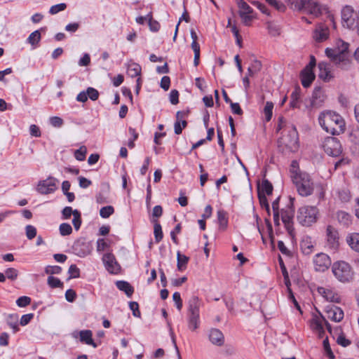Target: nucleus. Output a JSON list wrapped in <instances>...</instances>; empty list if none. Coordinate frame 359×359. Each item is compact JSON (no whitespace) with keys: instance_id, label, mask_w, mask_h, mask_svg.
<instances>
[{"instance_id":"nucleus-1","label":"nucleus","mask_w":359,"mask_h":359,"mask_svg":"<svg viewBox=\"0 0 359 359\" xmlns=\"http://www.w3.org/2000/svg\"><path fill=\"white\" fill-rule=\"evenodd\" d=\"M290 173L299 194L302 196L311 195L313 191V183L309 174L299 170L296 161H293L291 163Z\"/></svg>"},{"instance_id":"nucleus-2","label":"nucleus","mask_w":359,"mask_h":359,"mask_svg":"<svg viewBox=\"0 0 359 359\" xmlns=\"http://www.w3.org/2000/svg\"><path fill=\"white\" fill-rule=\"evenodd\" d=\"M321 127L328 133L338 135L345 131L344 119L339 114L327 111L322 112L318 117Z\"/></svg>"},{"instance_id":"nucleus-3","label":"nucleus","mask_w":359,"mask_h":359,"mask_svg":"<svg viewBox=\"0 0 359 359\" xmlns=\"http://www.w3.org/2000/svg\"><path fill=\"white\" fill-rule=\"evenodd\" d=\"M348 43L342 42L341 47L338 48H326L325 54L330 61L342 69H347L351 66Z\"/></svg>"},{"instance_id":"nucleus-4","label":"nucleus","mask_w":359,"mask_h":359,"mask_svg":"<svg viewBox=\"0 0 359 359\" xmlns=\"http://www.w3.org/2000/svg\"><path fill=\"white\" fill-rule=\"evenodd\" d=\"M202 300L197 296H192L188 302L187 326L189 330L195 332L200 325V308Z\"/></svg>"},{"instance_id":"nucleus-5","label":"nucleus","mask_w":359,"mask_h":359,"mask_svg":"<svg viewBox=\"0 0 359 359\" xmlns=\"http://www.w3.org/2000/svg\"><path fill=\"white\" fill-rule=\"evenodd\" d=\"M332 271L334 277L341 283H348L353 279L354 271L351 265L344 261L333 263Z\"/></svg>"},{"instance_id":"nucleus-6","label":"nucleus","mask_w":359,"mask_h":359,"mask_svg":"<svg viewBox=\"0 0 359 359\" xmlns=\"http://www.w3.org/2000/svg\"><path fill=\"white\" fill-rule=\"evenodd\" d=\"M319 211L316 206L305 205L299 208L297 219L302 226H309L318 219Z\"/></svg>"},{"instance_id":"nucleus-7","label":"nucleus","mask_w":359,"mask_h":359,"mask_svg":"<svg viewBox=\"0 0 359 359\" xmlns=\"http://www.w3.org/2000/svg\"><path fill=\"white\" fill-rule=\"evenodd\" d=\"M324 151L330 156H338L342 152V147L337 137H327L323 143Z\"/></svg>"},{"instance_id":"nucleus-8","label":"nucleus","mask_w":359,"mask_h":359,"mask_svg":"<svg viewBox=\"0 0 359 359\" xmlns=\"http://www.w3.org/2000/svg\"><path fill=\"white\" fill-rule=\"evenodd\" d=\"M358 16V12H355L351 6H346L341 10V20L344 27L348 29L355 28Z\"/></svg>"},{"instance_id":"nucleus-9","label":"nucleus","mask_w":359,"mask_h":359,"mask_svg":"<svg viewBox=\"0 0 359 359\" xmlns=\"http://www.w3.org/2000/svg\"><path fill=\"white\" fill-rule=\"evenodd\" d=\"M59 182L58 180L49 176L43 180H40L36 186V190L41 194L47 195L53 194L57 189V184Z\"/></svg>"},{"instance_id":"nucleus-10","label":"nucleus","mask_w":359,"mask_h":359,"mask_svg":"<svg viewBox=\"0 0 359 359\" xmlns=\"http://www.w3.org/2000/svg\"><path fill=\"white\" fill-rule=\"evenodd\" d=\"M238 14L241 18L242 22L245 26H250L251 22L255 17L253 15L252 8L243 0H240L238 3Z\"/></svg>"},{"instance_id":"nucleus-11","label":"nucleus","mask_w":359,"mask_h":359,"mask_svg":"<svg viewBox=\"0 0 359 359\" xmlns=\"http://www.w3.org/2000/svg\"><path fill=\"white\" fill-rule=\"evenodd\" d=\"M281 219L284 226L291 236H294V210L292 208H289L286 210L282 209L280 211Z\"/></svg>"},{"instance_id":"nucleus-12","label":"nucleus","mask_w":359,"mask_h":359,"mask_svg":"<svg viewBox=\"0 0 359 359\" xmlns=\"http://www.w3.org/2000/svg\"><path fill=\"white\" fill-rule=\"evenodd\" d=\"M102 262L107 271L111 274H117L121 270V266L116 262L114 255L111 253L104 254L102 257Z\"/></svg>"},{"instance_id":"nucleus-13","label":"nucleus","mask_w":359,"mask_h":359,"mask_svg":"<svg viewBox=\"0 0 359 359\" xmlns=\"http://www.w3.org/2000/svg\"><path fill=\"white\" fill-rule=\"evenodd\" d=\"M315 269L317 271H325L331 265V260L325 253L317 254L313 259Z\"/></svg>"},{"instance_id":"nucleus-14","label":"nucleus","mask_w":359,"mask_h":359,"mask_svg":"<svg viewBox=\"0 0 359 359\" xmlns=\"http://www.w3.org/2000/svg\"><path fill=\"white\" fill-rule=\"evenodd\" d=\"M298 141V134L295 128H292L287 136L281 138V142L290 149L297 147Z\"/></svg>"},{"instance_id":"nucleus-15","label":"nucleus","mask_w":359,"mask_h":359,"mask_svg":"<svg viewBox=\"0 0 359 359\" xmlns=\"http://www.w3.org/2000/svg\"><path fill=\"white\" fill-rule=\"evenodd\" d=\"M326 231L327 245L331 249H337L339 245V234L337 231L332 226H328Z\"/></svg>"},{"instance_id":"nucleus-16","label":"nucleus","mask_w":359,"mask_h":359,"mask_svg":"<svg viewBox=\"0 0 359 359\" xmlns=\"http://www.w3.org/2000/svg\"><path fill=\"white\" fill-rule=\"evenodd\" d=\"M319 69L318 77L321 80L328 82L333 79L330 65L325 62H320L318 65Z\"/></svg>"},{"instance_id":"nucleus-17","label":"nucleus","mask_w":359,"mask_h":359,"mask_svg":"<svg viewBox=\"0 0 359 359\" xmlns=\"http://www.w3.org/2000/svg\"><path fill=\"white\" fill-rule=\"evenodd\" d=\"M318 292L327 301L338 303L340 302L339 295L334 290L323 287H318Z\"/></svg>"},{"instance_id":"nucleus-18","label":"nucleus","mask_w":359,"mask_h":359,"mask_svg":"<svg viewBox=\"0 0 359 359\" xmlns=\"http://www.w3.org/2000/svg\"><path fill=\"white\" fill-rule=\"evenodd\" d=\"M326 314L327 318L330 319L334 322H340L344 318L343 310L336 306H332L327 307L326 310Z\"/></svg>"},{"instance_id":"nucleus-19","label":"nucleus","mask_w":359,"mask_h":359,"mask_svg":"<svg viewBox=\"0 0 359 359\" xmlns=\"http://www.w3.org/2000/svg\"><path fill=\"white\" fill-rule=\"evenodd\" d=\"M301 82L304 88H308L315 80L316 75L313 70L304 68L300 73Z\"/></svg>"},{"instance_id":"nucleus-20","label":"nucleus","mask_w":359,"mask_h":359,"mask_svg":"<svg viewBox=\"0 0 359 359\" xmlns=\"http://www.w3.org/2000/svg\"><path fill=\"white\" fill-rule=\"evenodd\" d=\"M210 342L217 346H222L224 344V336L223 333L217 328H212L209 332Z\"/></svg>"},{"instance_id":"nucleus-21","label":"nucleus","mask_w":359,"mask_h":359,"mask_svg":"<svg viewBox=\"0 0 359 359\" xmlns=\"http://www.w3.org/2000/svg\"><path fill=\"white\" fill-rule=\"evenodd\" d=\"M328 36L329 29L327 27L322 25L316 27L313 34V38L317 41H323L328 38Z\"/></svg>"},{"instance_id":"nucleus-22","label":"nucleus","mask_w":359,"mask_h":359,"mask_svg":"<svg viewBox=\"0 0 359 359\" xmlns=\"http://www.w3.org/2000/svg\"><path fill=\"white\" fill-rule=\"evenodd\" d=\"M346 242L351 248L359 252V233H351L346 236Z\"/></svg>"},{"instance_id":"nucleus-23","label":"nucleus","mask_w":359,"mask_h":359,"mask_svg":"<svg viewBox=\"0 0 359 359\" xmlns=\"http://www.w3.org/2000/svg\"><path fill=\"white\" fill-rule=\"evenodd\" d=\"M92 336L93 333L90 330H81L79 332L80 341L81 342H84L88 345H91L94 348H96L97 345L93 341Z\"/></svg>"},{"instance_id":"nucleus-24","label":"nucleus","mask_w":359,"mask_h":359,"mask_svg":"<svg viewBox=\"0 0 359 359\" xmlns=\"http://www.w3.org/2000/svg\"><path fill=\"white\" fill-rule=\"evenodd\" d=\"M304 13L317 16L320 13V5L313 0H307Z\"/></svg>"},{"instance_id":"nucleus-25","label":"nucleus","mask_w":359,"mask_h":359,"mask_svg":"<svg viewBox=\"0 0 359 359\" xmlns=\"http://www.w3.org/2000/svg\"><path fill=\"white\" fill-rule=\"evenodd\" d=\"M41 39V35L40 30H35L29 35L26 40V43L30 44L32 46V49H35L39 46Z\"/></svg>"},{"instance_id":"nucleus-26","label":"nucleus","mask_w":359,"mask_h":359,"mask_svg":"<svg viewBox=\"0 0 359 359\" xmlns=\"http://www.w3.org/2000/svg\"><path fill=\"white\" fill-rule=\"evenodd\" d=\"M300 247L304 255H310L313 250L314 243L310 237H306L301 241Z\"/></svg>"},{"instance_id":"nucleus-27","label":"nucleus","mask_w":359,"mask_h":359,"mask_svg":"<svg viewBox=\"0 0 359 359\" xmlns=\"http://www.w3.org/2000/svg\"><path fill=\"white\" fill-rule=\"evenodd\" d=\"M115 284L119 290L123 291L126 293L127 297H132L134 292V289L133 287L130 285L127 281L117 280L115 283Z\"/></svg>"},{"instance_id":"nucleus-28","label":"nucleus","mask_w":359,"mask_h":359,"mask_svg":"<svg viewBox=\"0 0 359 359\" xmlns=\"http://www.w3.org/2000/svg\"><path fill=\"white\" fill-rule=\"evenodd\" d=\"M262 67V65L259 60H258L257 59L253 60L251 65L248 68V76L250 77L255 76L256 74H257L261 71Z\"/></svg>"},{"instance_id":"nucleus-29","label":"nucleus","mask_w":359,"mask_h":359,"mask_svg":"<svg viewBox=\"0 0 359 359\" xmlns=\"http://www.w3.org/2000/svg\"><path fill=\"white\" fill-rule=\"evenodd\" d=\"M177 269L180 271H182L186 269L187 265L188 264V262L189 260V258L180 253V251L177 252Z\"/></svg>"},{"instance_id":"nucleus-30","label":"nucleus","mask_w":359,"mask_h":359,"mask_svg":"<svg viewBox=\"0 0 359 359\" xmlns=\"http://www.w3.org/2000/svg\"><path fill=\"white\" fill-rule=\"evenodd\" d=\"M7 324L13 330V333L18 332V315L16 313L10 314L7 318Z\"/></svg>"},{"instance_id":"nucleus-31","label":"nucleus","mask_w":359,"mask_h":359,"mask_svg":"<svg viewBox=\"0 0 359 359\" xmlns=\"http://www.w3.org/2000/svg\"><path fill=\"white\" fill-rule=\"evenodd\" d=\"M324 321H325V319L323 316H315L311 320V326L312 330L323 332V322Z\"/></svg>"},{"instance_id":"nucleus-32","label":"nucleus","mask_w":359,"mask_h":359,"mask_svg":"<svg viewBox=\"0 0 359 359\" xmlns=\"http://www.w3.org/2000/svg\"><path fill=\"white\" fill-rule=\"evenodd\" d=\"M217 219L219 222V229L224 230L228 224V219L226 217V213L222 210L217 211Z\"/></svg>"},{"instance_id":"nucleus-33","label":"nucleus","mask_w":359,"mask_h":359,"mask_svg":"<svg viewBox=\"0 0 359 359\" xmlns=\"http://www.w3.org/2000/svg\"><path fill=\"white\" fill-rule=\"evenodd\" d=\"M307 0H290L291 8L293 10L304 12Z\"/></svg>"},{"instance_id":"nucleus-34","label":"nucleus","mask_w":359,"mask_h":359,"mask_svg":"<svg viewBox=\"0 0 359 359\" xmlns=\"http://www.w3.org/2000/svg\"><path fill=\"white\" fill-rule=\"evenodd\" d=\"M272 191H273V186H272L271 183L267 180H264L262 182L260 192L262 194H264V195L265 194L271 195L272 194Z\"/></svg>"},{"instance_id":"nucleus-35","label":"nucleus","mask_w":359,"mask_h":359,"mask_svg":"<svg viewBox=\"0 0 359 359\" xmlns=\"http://www.w3.org/2000/svg\"><path fill=\"white\" fill-rule=\"evenodd\" d=\"M148 25L151 32H158L161 27L159 22L153 19L152 12H149V21Z\"/></svg>"},{"instance_id":"nucleus-36","label":"nucleus","mask_w":359,"mask_h":359,"mask_svg":"<svg viewBox=\"0 0 359 359\" xmlns=\"http://www.w3.org/2000/svg\"><path fill=\"white\" fill-rule=\"evenodd\" d=\"M154 238L156 243H159L163 237L162 228L158 222L154 224Z\"/></svg>"},{"instance_id":"nucleus-37","label":"nucleus","mask_w":359,"mask_h":359,"mask_svg":"<svg viewBox=\"0 0 359 359\" xmlns=\"http://www.w3.org/2000/svg\"><path fill=\"white\" fill-rule=\"evenodd\" d=\"M290 106L292 108L299 107V99L300 97L299 88L295 89L291 94Z\"/></svg>"},{"instance_id":"nucleus-38","label":"nucleus","mask_w":359,"mask_h":359,"mask_svg":"<svg viewBox=\"0 0 359 359\" xmlns=\"http://www.w3.org/2000/svg\"><path fill=\"white\" fill-rule=\"evenodd\" d=\"M87 153V148L85 146H81L79 149L74 151V158L79 161H83L86 158Z\"/></svg>"},{"instance_id":"nucleus-39","label":"nucleus","mask_w":359,"mask_h":359,"mask_svg":"<svg viewBox=\"0 0 359 359\" xmlns=\"http://www.w3.org/2000/svg\"><path fill=\"white\" fill-rule=\"evenodd\" d=\"M114 212V208L111 205L102 207L100 210V215L102 218H108Z\"/></svg>"},{"instance_id":"nucleus-40","label":"nucleus","mask_w":359,"mask_h":359,"mask_svg":"<svg viewBox=\"0 0 359 359\" xmlns=\"http://www.w3.org/2000/svg\"><path fill=\"white\" fill-rule=\"evenodd\" d=\"M48 284L52 288L61 287L63 283L57 278L50 276L48 278Z\"/></svg>"},{"instance_id":"nucleus-41","label":"nucleus","mask_w":359,"mask_h":359,"mask_svg":"<svg viewBox=\"0 0 359 359\" xmlns=\"http://www.w3.org/2000/svg\"><path fill=\"white\" fill-rule=\"evenodd\" d=\"M187 126V122L185 120L176 121L174 124L175 133L180 135L182 133V130Z\"/></svg>"},{"instance_id":"nucleus-42","label":"nucleus","mask_w":359,"mask_h":359,"mask_svg":"<svg viewBox=\"0 0 359 359\" xmlns=\"http://www.w3.org/2000/svg\"><path fill=\"white\" fill-rule=\"evenodd\" d=\"M59 231L62 236H69L72 232V228L68 223H62L59 226Z\"/></svg>"},{"instance_id":"nucleus-43","label":"nucleus","mask_w":359,"mask_h":359,"mask_svg":"<svg viewBox=\"0 0 359 359\" xmlns=\"http://www.w3.org/2000/svg\"><path fill=\"white\" fill-rule=\"evenodd\" d=\"M337 218L341 223L348 225L351 222V215L344 211L337 212Z\"/></svg>"},{"instance_id":"nucleus-44","label":"nucleus","mask_w":359,"mask_h":359,"mask_svg":"<svg viewBox=\"0 0 359 359\" xmlns=\"http://www.w3.org/2000/svg\"><path fill=\"white\" fill-rule=\"evenodd\" d=\"M273 104L271 102H267L264 109V113L266 121H269L272 117Z\"/></svg>"},{"instance_id":"nucleus-45","label":"nucleus","mask_w":359,"mask_h":359,"mask_svg":"<svg viewBox=\"0 0 359 359\" xmlns=\"http://www.w3.org/2000/svg\"><path fill=\"white\" fill-rule=\"evenodd\" d=\"M258 197H259V203H260L261 206L266 209V210L268 212V215H270V208H269L268 200H267L266 196L264 194H262L259 191Z\"/></svg>"},{"instance_id":"nucleus-46","label":"nucleus","mask_w":359,"mask_h":359,"mask_svg":"<svg viewBox=\"0 0 359 359\" xmlns=\"http://www.w3.org/2000/svg\"><path fill=\"white\" fill-rule=\"evenodd\" d=\"M72 224L74 225V229L76 231H78L80 229L81 225V212L78 210H76V212L74 214Z\"/></svg>"},{"instance_id":"nucleus-47","label":"nucleus","mask_w":359,"mask_h":359,"mask_svg":"<svg viewBox=\"0 0 359 359\" xmlns=\"http://www.w3.org/2000/svg\"><path fill=\"white\" fill-rule=\"evenodd\" d=\"M66 8H67L66 4L60 3V4L52 6L50 8L49 13L51 15H55V14L58 13L59 12L65 10Z\"/></svg>"},{"instance_id":"nucleus-48","label":"nucleus","mask_w":359,"mask_h":359,"mask_svg":"<svg viewBox=\"0 0 359 359\" xmlns=\"http://www.w3.org/2000/svg\"><path fill=\"white\" fill-rule=\"evenodd\" d=\"M26 236L29 240L33 239L36 236V229L32 225H27L25 226Z\"/></svg>"},{"instance_id":"nucleus-49","label":"nucleus","mask_w":359,"mask_h":359,"mask_svg":"<svg viewBox=\"0 0 359 359\" xmlns=\"http://www.w3.org/2000/svg\"><path fill=\"white\" fill-rule=\"evenodd\" d=\"M86 91L88 95V98H90L93 101H95L98 99L99 92L95 88L93 87H88Z\"/></svg>"},{"instance_id":"nucleus-50","label":"nucleus","mask_w":359,"mask_h":359,"mask_svg":"<svg viewBox=\"0 0 359 359\" xmlns=\"http://www.w3.org/2000/svg\"><path fill=\"white\" fill-rule=\"evenodd\" d=\"M31 303V298L27 296L20 297L16 300V304L21 308L25 307L29 305Z\"/></svg>"},{"instance_id":"nucleus-51","label":"nucleus","mask_w":359,"mask_h":359,"mask_svg":"<svg viewBox=\"0 0 359 359\" xmlns=\"http://www.w3.org/2000/svg\"><path fill=\"white\" fill-rule=\"evenodd\" d=\"M69 278H76L80 276V270L76 264H72L68 270Z\"/></svg>"},{"instance_id":"nucleus-52","label":"nucleus","mask_w":359,"mask_h":359,"mask_svg":"<svg viewBox=\"0 0 359 359\" xmlns=\"http://www.w3.org/2000/svg\"><path fill=\"white\" fill-rule=\"evenodd\" d=\"M323 348H324L327 356L330 358V359H334V355L331 350V348H330V346L329 344V341H328V337H326L323 340Z\"/></svg>"},{"instance_id":"nucleus-53","label":"nucleus","mask_w":359,"mask_h":359,"mask_svg":"<svg viewBox=\"0 0 359 359\" xmlns=\"http://www.w3.org/2000/svg\"><path fill=\"white\" fill-rule=\"evenodd\" d=\"M18 271L14 268H8L5 271V276L10 280H15L18 277Z\"/></svg>"},{"instance_id":"nucleus-54","label":"nucleus","mask_w":359,"mask_h":359,"mask_svg":"<svg viewBox=\"0 0 359 359\" xmlns=\"http://www.w3.org/2000/svg\"><path fill=\"white\" fill-rule=\"evenodd\" d=\"M75 212L76 210H73L72 207L67 206L64 208L63 210H62V218L64 219H68L69 218H70L72 215L74 216Z\"/></svg>"},{"instance_id":"nucleus-55","label":"nucleus","mask_w":359,"mask_h":359,"mask_svg":"<svg viewBox=\"0 0 359 359\" xmlns=\"http://www.w3.org/2000/svg\"><path fill=\"white\" fill-rule=\"evenodd\" d=\"M62 271V268L59 266H48L46 269L45 272L47 274H59Z\"/></svg>"},{"instance_id":"nucleus-56","label":"nucleus","mask_w":359,"mask_h":359,"mask_svg":"<svg viewBox=\"0 0 359 359\" xmlns=\"http://www.w3.org/2000/svg\"><path fill=\"white\" fill-rule=\"evenodd\" d=\"M49 122L55 128H60L63 125V120L59 116L50 117Z\"/></svg>"},{"instance_id":"nucleus-57","label":"nucleus","mask_w":359,"mask_h":359,"mask_svg":"<svg viewBox=\"0 0 359 359\" xmlns=\"http://www.w3.org/2000/svg\"><path fill=\"white\" fill-rule=\"evenodd\" d=\"M172 299H173V301L175 302V303L176 304L177 309L179 311H180L182 309V300L181 299V296H180V292H175L172 294Z\"/></svg>"},{"instance_id":"nucleus-58","label":"nucleus","mask_w":359,"mask_h":359,"mask_svg":"<svg viewBox=\"0 0 359 359\" xmlns=\"http://www.w3.org/2000/svg\"><path fill=\"white\" fill-rule=\"evenodd\" d=\"M33 318H34L33 313H27V314L22 315L20 318V324L22 326H25L32 320V319Z\"/></svg>"},{"instance_id":"nucleus-59","label":"nucleus","mask_w":359,"mask_h":359,"mask_svg":"<svg viewBox=\"0 0 359 359\" xmlns=\"http://www.w3.org/2000/svg\"><path fill=\"white\" fill-rule=\"evenodd\" d=\"M170 85V79L168 76H164L161 80L160 86L164 90H168Z\"/></svg>"},{"instance_id":"nucleus-60","label":"nucleus","mask_w":359,"mask_h":359,"mask_svg":"<svg viewBox=\"0 0 359 359\" xmlns=\"http://www.w3.org/2000/svg\"><path fill=\"white\" fill-rule=\"evenodd\" d=\"M79 187L81 188L86 189L90 185H91L92 182L90 180H88L84 177H79Z\"/></svg>"},{"instance_id":"nucleus-61","label":"nucleus","mask_w":359,"mask_h":359,"mask_svg":"<svg viewBox=\"0 0 359 359\" xmlns=\"http://www.w3.org/2000/svg\"><path fill=\"white\" fill-rule=\"evenodd\" d=\"M170 102L172 104H177L179 102V93L177 90H172L170 93Z\"/></svg>"},{"instance_id":"nucleus-62","label":"nucleus","mask_w":359,"mask_h":359,"mask_svg":"<svg viewBox=\"0 0 359 359\" xmlns=\"http://www.w3.org/2000/svg\"><path fill=\"white\" fill-rule=\"evenodd\" d=\"M76 297V294L74 290L69 289L65 292V299L69 302H73Z\"/></svg>"},{"instance_id":"nucleus-63","label":"nucleus","mask_w":359,"mask_h":359,"mask_svg":"<svg viewBox=\"0 0 359 359\" xmlns=\"http://www.w3.org/2000/svg\"><path fill=\"white\" fill-rule=\"evenodd\" d=\"M90 62V57L89 54L85 53L83 56L79 60V65L81 67L88 66Z\"/></svg>"},{"instance_id":"nucleus-64","label":"nucleus","mask_w":359,"mask_h":359,"mask_svg":"<svg viewBox=\"0 0 359 359\" xmlns=\"http://www.w3.org/2000/svg\"><path fill=\"white\" fill-rule=\"evenodd\" d=\"M351 137L355 143L359 144V126H357L351 133Z\"/></svg>"}]
</instances>
